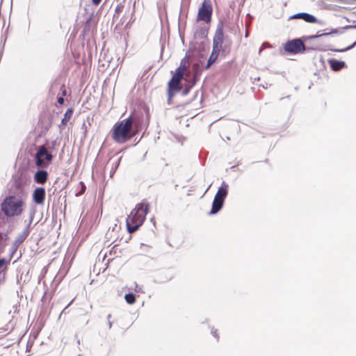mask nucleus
<instances>
[{
    "instance_id": "obj_1",
    "label": "nucleus",
    "mask_w": 356,
    "mask_h": 356,
    "mask_svg": "<svg viewBox=\"0 0 356 356\" xmlns=\"http://www.w3.org/2000/svg\"><path fill=\"white\" fill-rule=\"evenodd\" d=\"M133 124L132 115L115 123L111 131L112 139L119 144L129 141L136 135V132L133 131Z\"/></svg>"
},
{
    "instance_id": "obj_2",
    "label": "nucleus",
    "mask_w": 356,
    "mask_h": 356,
    "mask_svg": "<svg viewBox=\"0 0 356 356\" xmlns=\"http://www.w3.org/2000/svg\"><path fill=\"white\" fill-rule=\"evenodd\" d=\"M149 207L148 204L140 202L132 209L126 219L127 229L129 234L136 232L143 224L149 211Z\"/></svg>"
},
{
    "instance_id": "obj_3",
    "label": "nucleus",
    "mask_w": 356,
    "mask_h": 356,
    "mask_svg": "<svg viewBox=\"0 0 356 356\" xmlns=\"http://www.w3.org/2000/svg\"><path fill=\"white\" fill-rule=\"evenodd\" d=\"M24 202L15 196L7 197L1 204V209L6 216H19L23 211Z\"/></svg>"
},
{
    "instance_id": "obj_4",
    "label": "nucleus",
    "mask_w": 356,
    "mask_h": 356,
    "mask_svg": "<svg viewBox=\"0 0 356 356\" xmlns=\"http://www.w3.org/2000/svg\"><path fill=\"white\" fill-rule=\"evenodd\" d=\"M35 158L37 167L47 168L51 163L54 156L48 152L44 145H42L36 152Z\"/></svg>"
},
{
    "instance_id": "obj_5",
    "label": "nucleus",
    "mask_w": 356,
    "mask_h": 356,
    "mask_svg": "<svg viewBox=\"0 0 356 356\" xmlns=\"http://www.w3.org/2000/svg\"><path fill=\"white\" fill-rule=\"evenodd\" d=\"M213 7L210 0H204L199 8L197 19L209 23L211 20Z\"/></svg>"
},
{
    "instance_id": "obj_6",
    "label": "nucleus",
    "mask_w": 356,
    "mask_h": 356,
    "mask_svg": "<svg viewBox=\"0 0 356 356\" xmlns=\"http://www.w3.org/2000/svg\"><path fill=\"white\" fill-rule=\"evenodd\" d=\"M284 49L289 54H297L302 53L305 50V46L300 39H294L286 42Z\"/></svg>"
},
{
    "instance_id": "obj_7",
    "label": "nucleus",
    "mask_w": 356,
    "mask_h": 356,
    "mask_svg": "<svg viewBox=\"0 0 356 356\" xmlns=\"http://www.w3.org/2000/svg\"><path fill=\"white\" fill-rule=\"evenodd\" d=\"M223 42V26L222 24H220L218 26L213 38V49L221 51L222 48Z\"/></svg>"
},
{
    "instance_id": "obj_8",
    "label": "nucleus",
    "mask_w": 356,
    "mask_h": 356,
    "mask_svg": "<svg viewBox=\"0 0 356 356\" xmlns=\"http://www.w3.org/2000/svg\"><path fill=\"white\" fill-rule=\"evenodd\" d=\"M182 87L181 83L174 79H171L168 83V101L170 102L174 97L175 93L179 92Z\"/></svg>"
},
{
    "instance_id": "obj_9",
    "label": "nucleus",
    "mask_w": 356,
    "mask_h": 356,
    "mask_svg": "<svg viewBox=\"0 0 356 356\" xmlns=\"http://www.w3.org/2000/svg\"><path fill=\"white\" fill-rule=\"evenodd\" d=\"M45 189L42 187L36 188L33 193V202L38 205H41L44 204L45 199Z\"/></svg>"
},
{
    "instance_id": "obj_10",
    "label": "nucleus",
    "mask_w": 356,
    "mask_h": 356,
    "mask_svg": "<svg viewBox=\"0 0 356 356\" xmlns=\"http://www.w3.org/2000/svg\"><path fill=\"white\" fill-rule=\"evenodd\" d=\"M289 19H301L307 23H312V24L316 23L318 21L316 17H315L314 15H310L309 13H300L295 14V15H292L291 17H290Z\"/></svg>"
},
{
    "instance_id": "obj_11",
    "label": "nucleus",
    "mask_w": 356,
    "mask_h": 356,
    "mask_svg": "<svg viewBox=\"0 0 356 356\" xmlns=\"http://www.w3.org/2000/svg\"><path fill=\"white\" fill-rule=\"evenodd\" d=\"M48 179V172L46 170H38L34 175V181L39 184H44Z\"/></svg>"
},
{
    "instance_id": "obj_12",
    "label": "nucleus",
    "mask_w": 356,
    "mask_h": 356,
    "mask_svg": "<svg viewBox=\"0 0 356 356\" xmlns=\"http://www.w3.org/2000/svg\"><path fill=\"white\" fill-rule=\"evenodd\" d=\"M223 202H224V200L215 195L214 200L212 203V208H211V210L210 211L209 213L215 214L217 212H218L221 209V208L223 205Z\"/></svg>"
},
{
    "instance_id": "obj_13",
    "label": "nucleus",
    "mask_w": 356,
    "mask_h": 356,
    "mask_svg": "<svg viewBox=\"0 0 356 356\" xmlns=\"http://www.w3.org/2000/svg\"><path fill=\"white\" fill-rule=\"evenodd\" d=\"M328 63L330 65V67L334 71H339L343 68L346 65L345 63L343 61H339L337 59H330L328 60Z\"/></svg>"
},
{
    "instance_id": "obj_14",
    "label": "nucleus",
    "mask_w": 356,
    "mask_h": 356,
    "mask_svg": "<svg viewBox=\"0 0 356 356\" xmlns=\"http://www.w3.org/2000/svg\"><path fill=\"white\" fill-rule=\"evenodd\" d=\"M186 71L185 65L179 66L175 70V74L172 76V79L177 80L181 83V80L184 78V75Z\"/></svg>"
},
{
    "instance_id": "obj_15",
    "label": "nucleus",
    "mask_w": 356,
    "mask_h": 356,
    "mask_svg": "<svg viewBox=\"0 0 356 356\" xmlns=\"http://www.w3.org/2000/svg\"><path fill=\"white\" fill-rule=\"evenodd\" d=\"M220 52V51L219 50L212 49L211 54L209 58L207 64L206 65V69H209L211 67V65L216 62L219 56Z\"/></svg>"
},
{
    "instance_id": "obj_16",
    "label": "nucleus",
    "mask_w": 356,
    "mask_h": 356,
    "mask_svg": "<svg viewBox=\"0 0 356 356\" xmlns=\"http://www.w3.org/2000/svg\"><path fill=\"white\" fill-rule=\"evenodd\" d=\"M227 188L228 186L226 184L223 183L222 185L218 188L215 195L225 200L227 195Z\"/></svg>"
},
{
    "instance_id": "obj_17",
    "label": "nucleus",
    "mask_w": 356,
    "mask_h": 356,
    "mask_svg": "<svg viewBox=\"0 0 356 356\" xmlns=\"http://www.w3.org/2000/svg\"><path fill=\"white\" fill-rule=\"evenodd\" d=\"M73 112L74 110L72 108H68L67 110L64 115V118H63L61 122L63 125H65L67 123V122L71 119Z\"/></svg>"
},
{
    "instance_id": "obj_18",
    "label": "nucleus",
    "mask_w": 356,
    "mask_h": 356,
    "mask_svg": "<svg viewBox=\"0 0 356 356\" xmlns=\"http://www.w3.org/2000/svg\"><path fill=\"white\" fill-rule=\"evenodd\" d=\"M126 302L129 305H133L136 302V296L134 293H129L124 296Z\"/></svg>"
},
{
    "instance_id": "obj_19",
    "label": "nucleus",
    "mask_w": 356,
    "mask_h": 356,
    "mask_svg": "<svg viewBox=\"0 0 356 356\" xmlns=\"http://www.w3.org/2000/svg\"><path fill=\"white\" fill-rule=\"evenodd\" d=\"M10 260H8L5 258L0 259V270L2 269H6L8 264H9Z\"/></svg>"
},
{
    "instance_id": "obj_20",
    "label": "nucleus",
    "mask_w": 356,
    "mask_h": 356,
    "mask_svg": "<svg viewBox=\"0 0 356 356\" xmlns=\"http://www.w3.org/2000/svg\"><path fill=\"white\" fill-rule=\"evenodd\" d=\"M355 45H356V40L352 44H350L346 47H344V48L340 49H332V51H337V52H343V51H346L347 50L352 49Z\"/></svg>"
},
{
    "instance_id": "obj_21",
    "label": "nucleus",
    "mask_w": 356,
    "mask_h": 356,
    "mask_svg": "<svg viewBox=\"0 0 356 356\" xmlns=\"http://www.w3.org/2000/svg\"><path fill=\"white\" fill-rule=\"evenodd\" d=\"M60 91H61V93H62V96L63 97H65L67 95V90H66V88H65V85H63L61 87H60Z\"/></svg>"
},
{
    "instance_id": "obj_22",
    "label": "nucleus",
    "mask_w": 356,
    "mask_h": 356,
    "mask_svg": "<svg viewBox=\"0 0 356 356\" xmlns=\"http://www.w3.org/2000/svg\"><path fill=\"white\" fill-rule=\"evenodd\" d=\"M58 103L60 105L63 104H64V99H63V97H58Z\"/></svg>"
},
{
    "instance_id": "obj_23",
    "label": "nucleus",
    "mask_w": 356,
    "mask_h": 356,
    "mask_svg": "<svg viewBox=\"0 0 356 356\" xmlns=\"http://www.w3.org/2000/svg\"><path fill=\"white\" fill-rule=\"evenodd\" d=\"M80 184L81 185V191H80V193L82 194L86 191V186L83 184V182H80Z\"/></svg>"
},
{
    "instance_id": "obj_24",
    "label": "nucleus",
    "mask_w": 356,
    "mask_h": 356,
    "mask_svg": "<svg viewBox=\"0 0 356 356\" xmlns=\"http://www.w3.org/2000/svg\"><path fill=\"white\" fill-rule=\"evenodd\" d=\"M102 0H92L94 5L97 6L101 3Z\"/></svg>"
},
{
    "instance_id": "obj_25",
    "label": "nucleus",
    "mask_w": 356,
    "mask_h": 356,
    "mask_svg": "<svg viewBox=\"0 0 356 356\" xmlns=\"http://www.w3.org/2000/svg\"><path fill=\"white\" fill-rule=\"evenodd\" d=\"M213 334L214 337H216L217 339L219 338L218 334H217V330L213 332Z\"/></svg>"
},
{
    "instance_id": "obj_26",
    "label": "nucleus",
    "mask_w": 356,
    "mask_h": 356,
    "mask_svg": "<svg viewBox=\"0 0 356 356\" xmlns=\"http://www.w3.org/2000/svg\"><path fill=\"white\" fill-rule=\"evenodd\" d=\"M352 36V34H347L345 35L346 38H350Z\"/></svg>"
},
{
    "instance_id": "obj_27",
    "label": "nucleus",
    "mask_w": 356,
    "mask_h": 356,
    "mask_svg": "<svg viewBox=\"0 0 356 356\" xmlns=\"http://www.w3.org/2000/svg\"><path fill=\"white\" fill-rule=\"evenodd\" d=\"M108 326H109V328H111V326H112V324H111V321H108Z\"/></svg>"
},
{
    "instance_id": "obj_28",
    "label": "nucleus",
    "mask_w": 356,
    "mask_h": 356,
    "mask_svg": "<svg viewBox=\"0 0 356 356\" xmlns=\"http://www.w3.org/2000/svg\"><path fill=\"white\" fill-rule=\"evenodd\" d=\"M111 314H109V315L108 316V318L109 319V318H111Z\"/></svg>"
},
{
    "instance_id": "obj_29",
    "label": "nucleus",
    "mask_w": 356,
    "mask_h": 356,
    "mask_svg": "<svg viewBox=\"0 0 356 356\" xmlns=\"http://www.w3.org/2000/svg\"><path fill=\"white\" fill-rule=\"evenodd\" d=\"M337 32H338L337 31H334L332 33H337Z\"/></svg>"
}]
</instances>
